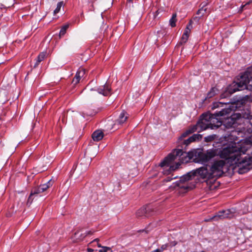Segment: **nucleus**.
Returning a JSON list of instances; mask_svg holds the SVG:
<instances>
[{"instance_id": "obj_1", "label": "nucleus", "mask_w": 252, "mask_h": 252, "mask_svg": "<svg viewBox=\"0 0 252 252\" xmlns=\"http://www.w3.org/2000/svg\"><path fill=\"white\" fill-rule=\"evenodd\" d=\"M221 125V123L216 118L212 117L209 114H202L195 125L191 126L183 132L179 138L177 142V148L173 150L164 159L160 162L159 165L164 167V174H169L179 168L181 163H186L190 161L194 156H196L197 151L193 150L189 151L185 150L183 145L184 138L189 135L198 131L200 132L207 129H214Z\"/></svg>"}, {"instance_id": "obj_2", "label": "nucleus", "mask_w": 252, "mask_h": 252, "mask_svg": "<svg viewBox=\"0 0 252 252\" xmlns=\"http://www.w3.org/2000/svg\"><path fill=\"white\" fill-rule=\"evenodd\" d=\"M251 96L246 95L245 96L236 97L232 102H217L213 104L212 109L218 108L214 114L209 112L205 114H209L212 117L216 118L221 123V125L217 129L222 126L223 122L221 119H224V125L226 128L232 127L233 125L236 123V121L242 117H244L242 114L239 112H235L237 111H242L244 107L251 101Z\"/></svg>"}, {"instance_id": "obj_3", "label": "nucleus", "mask_w": 252, "mask_h": 252, "mask_svg": "<svg viewBox=\"0 0 252 252\" xmlns=\"http://www.w3.org/2000/svg\"><path fill=\"white\" fill-rule=\"evenodd\" d=\"M194 179L198 182H207L210 179H213L209 169L207 167H201L195 170L191 171L180 178L179 181L175 183L174 187H178L187 191L193 189L195 187V184L189 183V181Z\"/></svg>"}, {"instance_id": "obj_4", "label": "nucleus", "mask_w": 252, "mask_h": 252, "mask_svg": "<svg viewBox=\"0 0 252 252\" xmlns=\"http://www.w3.org/2000/svg\"><path fill=\"white\" fill-rule=\"evenodd\" d=\"M250 142L246 145V149L243 151L242 148L238 147L235 143L224 147L218 154L221 158L224 159L230 165L244 162L241 158L242 153L245 154L249 150H252V136L247 140Z\"/></svg>"}, {"instance_id": "obj_5", "label": "nucleus", "mask_w": 252, "mask_h": 252, "mask_svg": "<svg viewBox=\"0 0 252 252\" xmlns=\"http://www.w3.org/2000/svg\"><path fill=\"white\" fill-rule=\"evenodd\" d=\"M247 89L252 90V68H249L238 79L237 82L233 83L220 95L221 98L229 96L237 91Z\"/></svg>"}, {"instance_id": "obj_6", "label": "nucleus", "mask_w": 252, "mask_h": 252, "mask_svg": "<svg viewBox=\"0 0 252 252\" xmlns=\"http://www.w3.org/2000/svg\"><path fill=\"white\" fill-rule=\"evenodd\" d=\"M226 161L222 159L215 161L210 167L209 170L213 179L220 177L223 173V168L225 165Z\"/></svg>"}, {"instance_id": "obj_7", "label": "nucleus", "mask_w": 252, "mask_h": 252, "mask_svg": "<svg viewBox=\"0 0 252 252\" xmlns=\"http://www.w3.org/2000/svg\"><path fill=\"white\" fill-rule=\"evenodd\" d=\"M217 154V151L213 150H208L206 154L197 151L196 156H194L193 158H191V159L196 162L207 161L215 157Z\"/></svg>"}, {"instance_id": "obj_8", "label": "nucleus", "mask_w": 252, "mask_h": 252, "mask_svg": "<svg viewBox=\"0 0 252 252\" xmlns=\"http://www.w3.org/2000/svg\"><path fill=\"white\" fill-rule=\"evenodd\" d=\"M233 214L230 210H222L218 212L216 215L211 218V220L217 221L220 220H223L225 219H230L232 218Z\"/></svg>"}, {"instance_id": "obj_9", "label": "nucleus", "mask_w": 252, "mask_h": 252, "mask_svg": "<svg viewBox=\"0 0 252 252\" xmlns=\"http://www.w3.org/2000/svg\"><path fill=\"white\" fill-rule=\"evenodd\" d=\"M152 208L149 205L143 207L139 209L136 212V215L137 218H143L149 217L151 214Z\"/></svg>"}, {"instance_id": "obj_10", "label": "nucleus", "mask_w": 252, "mask_h": 252, "mask_svg": "<svg viewBox=\"0 0 252 252\" xmlns=\"http://www.w3.org/2000/svg\"><path fill=\"white\" fill-rule=\"evenodd\" d=\"M91 162V159L89 158L86 159L85 158H82L80 159V163L78 166V169H81L82 172H85Z\"/></svg>"}, {"instance_id": "obj_11", "label": "nucleus", "mask_w": 252, "mask_h": 252, "mask_svg": "<svg viewBox=\"0 0 252 252\" xmlns=\"http://www.w3.org/2000/svg\"><path fill=\"white\" fill-rule=\"evenodd\" d=\"M97 92L104 96H108L111 94V88L108 84H105L104 85L99 87L97 89Z\"/></svg>"}, {"instance_id": "obj_12", "label": "nucleus", "mask_w": 252, "mask_h": 252, "mask_svg": "<svg viewBox=\"0 0 252 252\" xmlns=\"http://www.w3.org/2000/svg\"><path fill=\"white\" fill-rule=\"evenodd\" d=\"M99 239L98 238H96L92 241L91 243H90V245H92L95 242L96 243L97 246L99 248H101L102 249H100L98 251V252H112L111 250V248L110 247L102 246L100 244L98 243Z\"/></svg>"}, {"instance_id": "obj_13", "label": "nucleus", "mask_w": 252, "mask_h": 252, "mask_svg": "<svg viewBox=\"0 0 252 252\" xmlns=\"http://www.w3.org/2000/svg\"><path fill=\"white\" fill-rule=\"evenodd\" d=\"M104 136L103 132L101 130H96L93 132L92 137L94 141H98L101 140Z\"/></svg>"}, {"instance_id": "obj_14", "label": "nucleus", "mask_w": 252, "mask_h": 252, "mask_svg": "<svg viewBox=\"0 0 252 252\" xmlns=\"http://www.w3.org/2000/svg\"><path fill=\"white\" fill-rule=\"evenodd\" d=\"M94 232L92 231H88L85 232L84 234H82V237L80 238H77V235L79 234V231H76L75 232L74 236H73V239L76 241V242H78L80 241H82L87 235H92L93 234Z\"/></svg>"}, {"instance_id": "obj_15", "label": "nucleus", "mask_w": 252, "mask_h": 252, "mask_svg": "<svg viewBox=\"0 0 252 252\" xmlns=\"http://www.w3.org/2000/svg\"><path fill=\"white\" fill-rule=\"evenodd\" d=\"M127 116L126 115V112L123 111L119 115V118L116 120L115 125H122L123 124L127 119Z\"/></svg>"}, {"instance_id": "obj_16", "label": "nucleus", "mask_w": 252, "mask_h": 252, "mask_svg": "<svg viewBox=\"0 0 252 252\" xmlns=\"http://www.w3.org/2000/svg\"><path fill=\"white\" fill-rule=\"evenodd\" d=\"M196 137H201V135L199 134H194L191 137L184 140L183 145H185V150L190 143L196 140Z\"/></svg>"}, {"instance_id": "obj_17", "label": "nucleus", "mask_w": 252, "mask_h": 252, "mask_svg": "<svg viewBox=\"0 0 252 252\" xmlns=\"http://www.w3.org/2000/svg\"><path fill=\"white\" fill-rule=\"evenodd\" d=\"M218 92V90L216 87H213L207 94V98H210L214 96Z\"/></svg>"}, {"instance_id": "obj_18", "label": "nucleus", "mask_w": 252, "mask_h": 252, "mask_svg": "<svg viewBox=\"0 0 252 252\" xmlns=\"http://www.w3.org/2000/svg\"><path fill=\"white\" fill-rule=\"evenodd\" d=\"M176 17V13H174L169 20V24L171 27H175L176 26V23L177 22Z\"/></svg>"}, {"instance_id": "obj_19", "label": "nucleus", "mask_w": 252, "mask_h": 252, "mask_svg": "<svg viewBox=\"0 0 252 252\" xmlns=\"http://www.w3.org/2000/svg\"><path fill=\"white\" fill-rule=\"evenodd\" d=\"M205 5H204L201 8H200L196 12L197 15H200L201 17H202L205 13L206 12L207 8H204Z\"/></svg>"}, {"instance_id": "obj_20", "label": "nucleus", "mask_w": 252, "mask_h": 252, "mask_svg": "<svg viewBox=\"0 0 252 252\" xmlns=\"http://www.w3.org/2000/svg\"><path fill=\"white\" fill-rule=\"evenodd\" d=\"M217 137L216 134H212L208 135L204 138V141L206 142H210L214 140Z\"/></svg>"}, {"instance_id": "obj_21", "label": "nucleus", "mask_w": 252, "mask_h": 252, "mask_svg": "<svg viewBox=\"0 0 252 252\" xmlns=\"http://www.w3.org/2000/svg\"><path fill=\"white\" fill-rule=\"evenodd\" d=\"M51 186V181H49L46 184L41 185L39 187L41 189V191L44 192Z\"/></svg>"}, {"instance_id": "obj_22", "label": "nucleus", "mask_w": 252, "mask_h": 252, "mask_svg": "<svg viewBox=\"0 0 252 252\" xmlns=\"http://www.w3.org/2000/svg\"><path fill=\"white\" fill-rule=\"evenodd\" d=\"M41 189L39 187H38L37 188H35L33 189H32L31 191V195H35L39 194L41 192H43L42 191H41Z\"/></svg>"}, {"instance_id": "obj_23", "label": "nucleus", "mask_w": 252, "mask_h": 252, "mask_svg": "<svg viewBox=\"0 0 252 252\" xmlns=\"http://www.w3.org/2000/svg\"><path fill=\"white\" fill-rule=\"evenodd\" d=\"M63 1H60L58 3L56 8L54 11V15L58 13L61 10L62 6L63 5Z\"/></svg>"}, {"instance_id": "obj_24", "label": "nucleus", "mask_w": 252, "mask_h": 252, "mask_svg": "<svg viewBox=\"0 0 252 252\" xmlns=\"http://www.w3.org/2000/svg\"><path fill=\"white\" fill-rule=\"evenodd\" d=\"M81 78V76L79 75H78V74L77 72L75 77H74V78L72 80V83L74 85H76L77 84H78Z\"/></svg>"}, {"instance_id": "obj_25", "label": "nucleus", "mask_w": 252, "mask_h": 252, "mask_svg": "<svg viewBox=\"0 0 252 252\" xmlns=\"http://www.w3.org/2000/svg\"><path fill=\"white\" fill-rule=\"evenodd\" d=\"M191 24H192V21L190 20L189 24L187 25V27L186 28V30L184 31L183 35H189V33L190 31L189 28V27L191 25Z\"/></svg>"}, {"instance_id": "obj_26", "label": "nucleus", "mask_w": 252, "mask_h": 252, "mask_svg": "<svg viewBox=\"0 0 252 252\" xmlns=\"http://www.w3.org/2000/svg\"><path fill=\"white\" fill-rule=\"evenodd\" d=\"M68 27V26L67 25L64 26L63 27H62L60 32L59 35L60 37L63 36L65 33Z\"/></svg>"}, {"instance_id": "obj_27", "label": "nucleus", "mask_w": 252, "mask_h": 252, "mask_svg": "<svg viewBox=\"0 0 252 252\" xmlns=\"http://www.w3.org/2000/svg\"><path fill=\"white\" fill-rule=\"evenodd\" d=\"M46 54L44 53H41L39 54V55L38 56L37 58V60H38V63H40L41 61H42L45 57Z\"/></svg>"}, {"instance_id": "obj_28", "label": "nucleus", "mask_w": 252, "mask_h": 252, "mask_svg": "<svg viewBox=\"0 0 252 252\" xmlns=\"http://www.w3.org/2000/svg\"><path fill=\"white\" fill-rule=\"evenodd\" d=\"M188 38H189V35H185L183 34L181 39V41H180V43L184 44V43H186V42L188 40Z\"/></svg>"}, {"instance_id": "obj_29", "label": "nucleus", "mask_w": 252, "mask_h": 252, "mask_svg": "<svg viewBox=\"0 0 252 252\" xmlns=\"http://www.w3.org/2000/svg\"><path fill=\"white\" fill-rule=\"evenodd\" d=\"M77 73L78 74V75H79L81 77H83L84 76V75H85V70L83 68H80L78 71H77Z\"/></svg>"}, {"instance_id": "obj_30", "label": "nucleus", "mask_w": 252, "mask_h": 252, "mask_svg": "<svg viewBox=\"0 0 252 252\" xmlns=\"http://www.w3.org/2000/svg\"><path fill=\"white\" fill-rule=\"evenodd\" d=\"M168 247V244H166L162 245L159 249H158L159 250L160 252H162L163 251L166 250Z\"/></svg>"}, {"instance_id": "obj_31", "label": "nucleus", "mask_w": 252, "mask_h": 252, "mask_svg": "<svg viewBox=\"0 0 252 252\" xmlns=\"http://www.w3.org/2000/svg\"><path fill=\"white\" fill-rule=\"evenodd\" d=\"M201 17L200 16V15L196 16L193 17L192 19L191 20L192 21H194L196 23H198L199 21V20L200 19Z\"/></svg>"}, {"instance_id": "obj_32", "label": "nucleus", "mask_w": 252, "mask_h": 252, "mask_svg": "<svg viewBox=\"0 0 252 252\" xmlns=\"http://www.w3.org/2000/svg\"><path fill=\"white\" fill-rule=\"evenodd\" d=\"M176 178V177H175L174 178H171L170 177H166L163 180V182L164 183H166V182H170L173 179H175Z\"/></svg>"}, {"instance_id": "obj_33", "label": "nucleus", "mask_w": 252, "mask_h": 252, "mask_svg": "<svg viewBox=\"0 0 252 252\" xmlns=\"http://www.w3.org/2000/svg\"><path fill=\"white\" fill-rule=\"evenodd\" d=\"M82 115L83 116V117L84 118L85 117V116L87 115V116H93L94 115V113H90V112H83L82 113Z\"/></svg>"}, {"instance_id": "obj_34", "label": "nucleus", "mask_w": 252, "mask_h": 252, "mask_svg": "<svg viewBox=\"0 0 252 252\" xmlns=\"http://www.w3.org/2000/svg\"><path fill=\"white\" fill-rule=\"evenodd\" d=\"M33 195H31V193L30 194L28 200H27V204H31L33 200V198L32 197Z\"/></svg>"}, {"instance_id": "obj_35", "label": "nucleus", "mask_w": 252, "mask_h": 252, "mask_svg": "<svg viewBox=\"0 0 252 252\" xmlns=\"http://www.w3.org/2000/svg\"><path fill=\"white\" fill-rule=\"evenodd\" d=\"M177 244V242L176 241H172L170 242L168 244V247H172L174 246H175Z\"/></svg>"}, {"instance_id": "obj_36", "label": "nucleus", "mask_w": 252, "mask_h": 252, "mask_svg": "<svg viewBox=\"0 0 252 252\" xmlns=\"http://www.w3.org/2000/svg\"><path fill=\"white\" fill-rule=\"evenodd\" d=\"M245 171H247V169H241V168H240L239 169V172L240 173V174H242L244 172H245Z\"/></svg>"}, {"instance_id": "obj_37", "label": "nucleus", "mask_w": 252, "mask_h": 252, "mask_svg": "<svg viewBox=\"0 0 252 252\" xmlns=\"http://www.w3.org/2000/svg\"><path fill=\"white\" fill-rule=\"evenodd\" d=\"M251 2H252V0H250L249 2H248L245 5H243L242 6V8H243L246 5L250 4Z\"/></svg>"}, {"instance_id": "obj_38", "label": "nucleus", "mask_w": 252, "mask_h": 252, "mask_svg": "<svg viewBox=\"0 0 252 252\" xmlns=\"http://www.w3.org/2000/svg\"><path fill=\"white\" fill-rule=\"evenodd\" d=\"M40 63H38V60H37L36 61V63H35L34 65V67H36L38 64H39Z\"/></svg>"}, {"instance_id": "obj_39", "label": "nucleus", "mask_w": 252, "mask_h": 252, "mask_svg": "<svg viewBox=\"0 0 252 252\" xmlns=\"http://www.w3.org/2000/svg\"><path fill=\"white\" fill-rule=\"evenodd\" d=\"M87 251L88 252H93L94 251V250L93 249H91V248H88L87 249Z\"/></svg>"}, {"instance_id": "obj_40", "label": "nucleus", "mask_w": 252, "mask_h": 252, "mask_svg": "<svg viewBox=\"0 0 252 252\" xmlns=\"http://www.w3.org/2000/svg\"><path fill=\"white\" fill-rule=\"evenodd\" d=\"M79 231V234L77 235V238H80L82 237V234H84V233H80V231Z\"/></svg>"}, {"instance_id": "obj_41", "label": "nucleus", "mask_w": 252, "mask_h": 252, "mask_svg": "<svg viewBox=\"0 0 252 252\" xmlns=\"http://www.w3.org/2000/svg\"><path fill=\"white\" fill-rule=\"evenodd\" d=\"M202 138V135H201V137H196V140H199Z\"/></svg>"}, {"instance_id": "obj_42", "label": "nucleus", "mask_w": 252, "mask_h": 252, "mask_svg": "<svg viewBox=\"0 0 252 252\" xmlns=\"http://www.w3.org/2000/svg\"><path fill=\"white\" fill-rule=\"evenodd\" d=\"M4 5H3V4H1L0 5V8L1 9L3 8H4Z\"/></svg>"}, {"instance_id": "obj_43", "label": "nucleus", "mask_w": 252, "mask_h": 252, "mask_svg": "<svg viewBox=\"0 0 252 252\" xmlns=\"http://www.w3.org/2000/svg\"><path fill=\"white\" fill-rule=\"evenodd\" d=\"M152 252H159V250L156 249V250L152 251Z\"/></svg>"}, {"instance_id": "obj_44", "label": "nucleus", "mask_w": 252, "mask_h": 252, "mask_svg": "<svg viewBox=\"0 0 252 252\" xmlns=\"http://www.w3.org/2000/svg\"><path fill=\"white\" fill-rule=\"evenodd\" d=\"M250 124H251V125H252V120L250 121Z\"/></svg>"}, {"instance_id": "obj_45", "label": "nucleus", "mask_w": 252, "mask_h": 252, "mask_svg": "<svg viewBox=\"0 0 252 252\" xmlns=\"http://www.w3.org/2000/svg\"><path fill=\"white\" fill-rule=\"evenodd\" d=\"M207 97H206L205 98V99H204V101H205V100H206V99H207Z\"/></svg>"}, {"instance_id": "obj_46", "label": "nucleus", "mask_w": 252, "mask_h": 252, "mask_svg": "<svg viewBox=\"0 0 252 252\" xmlns=\"http://www.w3.org/2000/svg\"><path fill=\"white\" fill-rule=\"evenodd\" d=\"M132 0H129V1H131Z\"/></svg>"}]
</instances>
